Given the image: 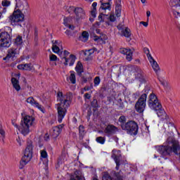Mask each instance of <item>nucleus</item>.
<instances>
[{
  "mask_svg": "<svg viewBox=\"0 0 180 180\" xmlns=\"http://www.w3.org/2000/svg\"><path fill=\"white\" fill-rule=\"evenodd\" d=\"M155 148L158 153L167 157V155H172V153L179 157L180 161V144L179 141L174 136H169L164 146H155Z\"/></svg>",
  "mask_w": 180,
  "mask_h": 180,
  "instance_id": "nucleus-1",
  "label": "nucleus"
},
{
  "mask_svg": "<svg viewBox=\"0 0 180 180\" xmlns=\"http://www.w3.org/2000/svg\"><path fill=\"white\" fill-rule=\"evenodd\" d=\"M72 99V94L67 93L63 95V92H58V121L59 123L63 122L65 115L67 114V109L71 105V100Z\"/></svg>",
  "mask_w": 180,
  "mask_h": 180,
  "instance_id": "nucleus-2",
  "label": "nucleus"
},
{
  "mask_svg": "<svg viewBox=\"0 0 180 180\" xmlns=\"http://www.w3.org/2000/svg\"><path fill=\"white\" fill-rule=\"evenodd\" d=\"M148 105L150 109H152V110H155L158 117H161V119H162L163 120L167 119V112H165V110L162 108V105H161V103H160V101H158V98H157V96H155V94H150L148 100Z\"/></svg>",
  "mask_w": 180,
  "mask_h": 180,
  "instance_id": "nucleus-3",
  "label": "nucleus"
},
{
  "mask_svg": "<svg viewBox=\"0 0 180 180\" xmlns=\"http://www.w3.org/2000/svg\"><path fill=\"white\" fill-rule=\"evenodd\" d=\"M12 124L14 127H16L22 136H27L30 133V126L34 124V117L30 115H26L21 121L20 126L17 125L14 121H12Z\"/></svg>",
  "mask_w": 180,
  "mask_h": 180,
  "instance_id": "nucleus-4",
  "label": "nucleus"
},
{
  "mask_svg": "<svg viewBox=\"0 0 180 180\" xmlns=\"http://www.w3.org/2000/svg\"><path fill=\"white\" fill-rule=\"evenodd\" d=\"M33 155V144L32 143H28L27 148H25L24 155L22 156L21 161L20 162V169H23V167L32 160Z\"/></svg>",
  "mask_w": 180,
  "mask_h": 180,
  "instance_id": "nucleus-5",
  "label": "nucleus"
},
{
  "mask_svg": "<svg viewBox=\"0 0 180 180\" xmlns=\"http://www.w3.org/2000/svg\"><path fill=\"white\" fill-rule=\"evenodd\" d=\"M122 130L127 131L131 136H136L139 131V125L134 121H129L127 123L121 124Z\"/></svg>",
  "mask_w": 180,
  "mask_h": 180,
  "instance_id": "nucleus-6",
  "label": "nucleus"
},
{
  "mask_svg": "<svg viewBox=\"0 0 180 180\" xmlns=\"http://www.w3.org/2000/svg\"><path fill=\"white\" fill-rule=\"evenodd\" d=\"M23 20H25V15H23L20 10L14 11L12 15L8 17V22H10L12 26L20 25Z\"/></svg>",
  "mask_w": 180,
  "mask_h": 180,
  "instance_id": "nucleus-7",
  "label": "nucleus"
},
{
  "mask_svg": "<svg viewBox=\"0 0 180 180\" xmlns=\"http://www.w3.org/2000/svg\"><path fill=\"white\" fill-rule=\"evenodd\" d=\"M101 4L98 19L100 22H103L105 20V16H108L105 14L106 11H110L112 8V0H103L101 1Z\"/></svg>",
  "mask_w": 180,
  "mask_h": 180,
  "instance_id": "nucleus-8",
  "label": "nucleus"
},
{
  "mask_svg": "<svg viewBox=\"0 0 180 180\" xmlns=\"http://www.w3.org/2000/svg\"><path fill=\"white\" fill-rule=\"evenodd\" d=\"M147 94H143L135 104V109L139 113H143L146 109Z\"/></svg>",
  "mask_w": 180,
  "mask_h": 180,
  "instance_id": "nucleus-9",
  "label": "nucleus"
},
{
  "mask_svg": "<svg viewBox=\"0 0 180 180\" xmlns=\"http://www.w3.org/2000/svg\"><path fill=\"white\" fill-rule=\"evenodd\" d=\"M12 39L8 32L0 33V47H11Z\"/></svg>",
  "mask_w": 180,
  "mask_h": 180,
  "instance_id": "nucleus-10",
  "label": "nucleus"
},
{
  "mask_svg": "<svg viewBox=\"0 0 180 180\" xmlns=\"http://www.w3.org/2000/svg\"><path fill=\"white\" fill-rule=\"evenodd\" d=\"M122 155H120V150H112V158H113L115 162L116 163L115 169L119 171V167L122 164Z\"/></svg>",
  "mask_w": 180,
  "mask_h": 180,
  "instance_id": "nucleus-11",
  "label": "nucleus"
},
{
  "mask_svg": "<svg viewBox=\"0 0 180 180\" xmlns=\"http://www.w3.org/2000/svg\"><path fill=\"white\" fill-rule=\"evenodd\" d=\"M104 133L106 136L110 137V136H113L119 131V129L113 124H108L104 129Z\"/></svg>",
  "mask_w": 180,
  "mask_h": 180,
  "instance_id": "nucleus-12",
  "label": "nucleus"
},
{
  "mask_svg": "<svg viewBox=\"0 0 180 180\" xmlns=\"http://www.w3.org/2000/svg\"><path fill=\"white\" fill-rule=\"evenodd\" d=\"M27 103H30L32 106H34L35 108H37L41 112H44V108L41 106L37 101H34V98L33 97H29L27 98Z\"/></svg>",
  "mask_w": 180,
  "mask_h": 180,
  "instance_id": "nucleus-13",
  "label": "nucleus"
},
{
  "mask_svg": "<svg viewBox=\"0 0 180 180\" xmlns=\"http://www.w3.org/2000/svg\"><path fill=\"white\" fill-rule=\"evenodd\" d=\"M121 54H124L126 56V59L127 61H131L133 60V52L131 51V49H120Z\"/></svg>",
  "mask_w": 180,
  "mask_h": 180,
  "instance_id": "nucleus-14",
  "label": "nucleus"
},
{
  "mask_svg": "<svg viewBox=\"0 0 180 180\" xmlns=\"http://www.w3.org/2000/svg\"><path fill=\"white\" fill-rule=\"evenodd\" d=\"M63 127H64V124H60L53 128L51 135L53 136V137H54V139L60 136V134H61V131H63Z\"/></svg>",
  "mask_w": 180,
  "mask_h": 180,
  "instance_id": "nucleus-15",
  "label": "nucleus"
},
{
  "mask_svg": "<svg viewBox=\"0 0 180 180\" xmlns=\"http://www.w3.org/2000/svg\"><path fill=\"white\" fill-rule=\"evenodd\" d=\"M75 13L76 15V20L77 22L79 19H84V18H85V11L82 8L77 7Z\"/></svg>",
  "mask_w": 180,
  "mask_h": 180,
  "instance_id": "nucleus-16",
  "label": "nucleus"
},
{
  "mask_svg": "<svg viewBox=\"0 0 180 180\" xmlns=\"http://www.w3.org/2000/svg\"><path fill=\"white\" fill-rule=\"evenodd\" d=\"M122 0H115V15L117 18H120L122 15Z\"/></svg>",
  "mask_w": 180,
  "mask_h": 180,
  "instance_id": "nucleus-17",
  "label": "nucleus"
},
{
  "mask_svg": "<svg viewBox=\"0 0 180 180\" xmlns=\"http://www.w3.org/2000/svg\"><path fill=\"white\" fill-rule=\"evenodd\" d=\"M17 8L20 9H27L29 8V4L26 0H15Z\"/></svg>",
  "mask_w": 180,
  "mask_h": 180,
  "instance_id": "nucleus-18",
  "label": "nucleus"
},
{
  "mask_svg": "<svg viewBox=\"0 0 180 180\" xmlns=\"http://www.w3.org/2000/svg\"><path fill=\"white\" fill-rule=\"evenodd\" d=\"M70 180H84V176L81 170L75 171L73 175L70 176Z\"/></svg>",
  "mask_w": 180,
  "mask_h": 180,
  "instance_id": "nucleus-19",
  "label": "nucleus"
},
{
  "mask_svg": "<svg viewBox=\"0 0 180 180\" xmlns=\"http://www.w3.org/2000/svg\"><path fill=\"white\" fill-rule=\"evenodd\" d=\"M72 17H67L64 18L63 24L66 27H68L70 30H74L75 29V27L72 25Z\"/></svg>",
  "mask_w": 180,
  "mask_h": 180,
  "instance_id": "nucleus-20",
  "label": "nucleus"
},
{
  "mask_svg": "<svg viewBox=\"0 0 180 180\" xmlns=\"http://www.w3.org/2000/svg\"><path fill=\"white\" fill-rule=\"evenodd\" d=\"M149 63L151 64L152 68H153V70L156 74H158V71H160V65H158V63L155 60H154V58H150L148 59Z\"/></svg>",
  "mask_w": 180,
  "mask_h": 180,
  "instance_id": "nucleus-21",
  "label": "nucleus"
},
{
  "mask_svg": "<svg viewBox=\"0 0 180 180\" xmlns=\"http://www.w3.org/2000/svg\"><path fill=\"white\" fill-rule=\"evenodd\" d=\"M16 54H18V49L11 48L8 49V54L5 58H13L14 57H16Z\"/></svg>",
  "mask_w": 180,
  "mask_h": 180,
  "instance_id": "nucleus-22",
  "label": "nucleus"
},
{
  "mask_svg": "<svg viewBox=\"0 0 180 180\" xmlns=\"http://www.w3.org/2000/svg\"><path fill=\"white\" fill-rule=\"evenodd\" d=\"M18 70H25V71H31L32 66V63L20 64L17 66Z\"/></svg>",
  "mask_w": 180,
  "mask_h": 180,
  "instance_id": "nucleus-23",
  "label": "nucleus"
},
{
  "mask_svg": "<svg viewBox=\"0 0 180 180\" xmlns=\"http://www.w3.org/2000/svg\"><path fill=\"white\" fill-rule=\"evenodd\" d=\"M94 41H101V43H105V40H108V36L105 34H101L100 36L94 37Z\"/></svg>",
  "mask_w": 180,
  "mask_h": 180,
  "instance_id": "nucleus-24",
  "label": "nucleus"
},
{
  "mask_svg": "<svg viewBox=\"0 0 180 180\" xmlns=\"http://www.w3.org/2000/svg\"><path fill=\"white\" fill-rule=\"evenodd\" d=\"M88 39H89V34L86 31H84L79 37V40H80V41H83L84 43L88 41Z\"/></svg>",
  "mask_w": 180,
  "mask_h": 180,
  "instance_id": "nucleus-25",
  "label": "nucleus"
},
{
  "mask_svg": "<svg viewBox=\"0 0 180 180\" xmlns=\"http://www.w3.org/2000/svg\"><path fill=\"white\" fill-rule=\"evenodd\" d=\"M75 70L79 77H81L82 75V72H84V67L82 66V63L81 62L77 63Z\"/></svg>",
  "mask_w": 180,
  "mask_h": 180,
  "instance_id": "nucleus-26",
  "label": "nucleus"
},
{
  "mask_svg": "<svg viewBox=\"0 0 180 180\" xmlns=\"http://www.w3.org/2000/svg\"><path fill=\"white\" fill-rule=\"evenodd\" d=\"M11 83L13 84V86L15 89V91H19V90L20 89V85L19 84V80H18L15 77H12Z\"/></svg>",
  "mask_w": 180,
  "mask_h": 180,
  "instance_id": "nucleus-27",
  "label": "nucleus"
},
{
  "mask_svg": "<svg viewBox=\"0 0 180 180\" xmlns=\"http://www.w3.org/2000/svg\"><path fill=\"white\" fill-rule=\"evenodd\" d=\"M135 78L136 79H138V81H139V82H144V77H143V72L141 71V70H139V72H136L135 74Z\"/></svg>",
  "mask_w": 180,
  "mask_h": 180,
  "instance_id": "nucleus-28",
  "label": "nucleus"
},
{
  "mask_svg": "<svg viewBox=\"0 0 180 180\" xmlns=\"http://www.w3.org/2000/svg\"><path fill=\"white\" fill-rule=\"evenodd\" d=\"M98 6V3L94 2L92 4V10L91 11V15L92 18H96V6Z\"/></svg>",
  "mask_w": 180,
  "mask_h": 180,
  "instance_id": "nucleus-29",
  "label": "nucleus"
},
{
  "mask_svg": "<svg viewBox=\"0 0 180 180\" xmlns=\"http://www.w3.org/2000/svg\"><path fill=\"white\" fill-rule=\"evenodd\" d=\"M63 57L62 58V60H64V65H68V58H67V57H68V56H70V52H68L67 50H65L63 51Z\"/></svg>",
  "mask_w": 180,
  "mask_h": 180,
  "instance_id": "nucleus-30",
  "label": "nucleus"
},
{
  "mask_svg": "<svg viewBox=\"0 0 180 180\" xmlns=\"http://www.w3.org/2000/svg\"><path fill=\"white\" fill-rule=\"evenodd\" d=\"M75 63V56L70 55L69 58H68V65L69 63V65L70 67H72L74 65V63Z\"/></svg>",
  "mask_w": 180,
  "mask_h": 180,
  "instance_id": "nucleus-31",
  "label": "nucleus"
},
{
  "mask_svg": "<svg viewBox=\"0 0 180 180\" xmlns=\"http://www.w3.org/2000/svg\"><path fill=\"white\" fill-rule=\"evenodd\" d=\"M96 50V49H89L88 51H86V52L84 53V56L87 57V60H89V58H91V56H92V54L95 53Z\"/></svg>",
  "mask_w": 180,
  "mask_h": 180,
  "instance_id": "nucleus-32",
  "label": "nucleus"
},
{
  "mask_svg": "<svg viewBox=\"0 0 180 180\" xmlns=\"http://www.w3.org/2000/svg\"><path fill=\"white\" fill-rule=\"evenodd\" d=\"M121 33H122V36H124V37L129 38L131 36V32L129 27L125 28Z\"/></svg>",
  "mask_w": 180,
  "mask_h": 180,
  "instance_id": "nucleus-33",
  "label": "nucleus"
},
{
  "mask_svg": "<svg viewBox=\"0 0 180 180\" xmlns=\"http://www.w3.org/2000/svg\"><path fill=\"white\" fill-rule=\"evenodd\" d=\"M23 43V39H22V37L18 36L16 39H14V44L15 46H20Z\"/></svg>",
  "mask_w": 180,
  "mask_h": 180,
  "instance_id": "nucleus-34",
  "label": "nucleus"
},
{
  "mask_svg": "<svg viewBox=\"0 0 180 180\" xmlns=\"http://www.w3.org/2000/svg\"><path fill=\"white\" fill-rule=\"evenodd\" d=\"M69 79L71 84H75L77 79L75 77V73H74V72L72 71L70 72V76L69 77Z\"/></svg>",
  "mask_w": 180,
  "mask_h": 180,
  "instance_id": "nucleus-35",
  "label": "nucleus"
},
{
  "mask_svg": "<svg viewBox=\"0 0 180 180\" xmlns=\"http://www.w3.org/2000/svg\"><path fill=\"white\" fill-rule=\"evenodd\" d=\"M171 6H180V0H170Z\"/></svg>",
  "mask_w": 180,
  "mask_h": 180,
  "instance_id": "nucleus-36",
  "label": "nucleus"
},
{
  "mask_svg": "<svg viewBox=\"0 0 180 180\" xmlns=\"http://www.w3.org/2000/svg\"><path fill=\"white\" fill-rule=\"evenodd\" d=\"M96 141L100 144H105V141H106V139H105V137L98 136L96 139Z\"/></svg>",
  "mask_w": 180,
  "mask_h": 180,
  "instance_id": "nucleus-37",
  "label": "nucleus"
},
{
  "mask_svg": "<svg viewBox=\"0 0 180 180\" xmlns=\"http://www.w3.org/2000/svg\"><path fill=\"white\" fill-rule=\"evenodd\" d=\"M79 135L83 136L85 134V128L84 127V126L80 125L79 127Z\"/></svg>",
  "mask_w": 180,
  "mask_h": 180,
  "instance_id": "nucleus-38",
  "label": "nucleus"
},
{
  "mask_svg": "<svg viewBox=\"0 0 180 180\" xmlns=\"http://www.w3.org/2000/svg\"><path fill=\"white\" fill-rule=\"evenodd\" d=\"M52 51L56 54H60V48L57 45L52 46Z\"/></svg>",
  "mask_w": 180,
  "mask_h": 180,
  "instance_id": "nucleus-39",
  "label": "nucleus"
},
{
  "mask_svg": "<svg viewBox=\"0 0 180 180\" xmlns=\"http://www.w3.org/2000/svg\"><path fill=\"white\" fill-rule=\"evenodd\" d=\"M117 27L120 32H122L127 27H125L124 24L120 23L117 26Z\"/></svg>",
  "mask_w": 180,
  "mask_h": 180,
  "instance_id": "nucleus-40",
  "label": "nucleus"
},
{
  "mask_svg": "<svg viewBox=\"0 0 180 180\" xmlns=\"http://www.w3.org/2000/svg\"><path fill=\"white\" fill-rule=\"evenodd\" d=\"M143 51H144L145 54H146V56L148 57V60H150V58H153L151 54H150V50L148 48H144Z\"/></svg>",
  "mask_w": 180,
  "mask_h": 180,
  "instance_id": "nucleus-41",
  "label": "nucleus"
},
{
  "mask_svg": "<svg viewBox=\"0 0 180 180\" xmlns=\"http://www.w3.org/2000/svg\"><path fill=\"white\" fill-rule=\"evenodd\" d=\"M2 6L8 7L11 6V1L9 0H3L1 2Z\"/></svg>",
  "mask_w": 180,
  "mask_h": 180,
  "instance_id": "nucleus-42",
  "label": "nucleus"
},
{
  "mask_svg": "<svg viewBox=\"0 0 180 180\" xmlns=\"http://www.w3.org/2000/svg\"><path fill=\"white\" fill-rule=\"evenodd\" d=\"M101 84V78L99 77H96L94 79V86H98Z\"/></svg>",
  "mask_w": 180,
  "mask_h": 180,
  "instance_id": "nucleus-43",
  "label": "nucleus"
},
{
  "mask_svg": "<svg viewBox=\"0 0 180 180\" xmlns=\"http://www.w3.org/2000/svg\"><path fill=\"white\" fill-rule=\"evenodd\" d=\"M40 153L41 158H47V151L46 150H42Z\"/></svg>",
  "mask_w": 180,
  "mask_h": 180,
  "instance_id": "nucleus-44",
  "label": "nucleus"
},
{
  "mask_svg": "<svg viewBox=\"0 0 180 180\" xmlns=\"http://www.w3.org/2000/svg\"><path fill=\"white\" fill-rule=\"evenodd\" d=\"M91 106H92V108H98V100L97 99H94L91 101Z\"/></svg>",
  "mask_w": 180,
  "mask_h": 180,
  "instance_id": "nucleus-45",
  "label": "nucleus"
},
{
  "mask_svg": "<svg viewBox=\"0 0 180 180\" xmlns=\"http://www.w3.org/2000/svg\"><path fill=\"white\" fill-rule=\"evenodd\" d=\"M50 61H57V56L52 54L49 56Z\"/></svg>",
  "mask_w": 180,
  "mask_h": 180,
  "instance_id": "nucleus-46",
  "label": "nucleus"
},
{
  "mask_svg": "<svg viewBox=\"0 0 180 180\" xmlns=\"http://www.w3.org/2000/svg\"><path fill=\"white\" fill-rule=\"evenodd\" d=\"M118 103L120 109H123L124 108V104L123 103V101H122V98L118 100Z\"/></svg>",
  "mask_w": 180,
  "mask_h": 180,
  "instance_id": "nucleus-47",
  "label": "nucleus"
},
{
  "mask_svg": "<svg viewBox=\"0 0 180 180\" xmlns=\"http://www.w3.org/2000/svg\"><path fill=\"white\" fill-rule=\"evenodd\" d=\"M119 122L121 123V124H123L124 123H126V117L124 116H121L119 118Z\"/></svg>",
  "mask_w": 180,
  "mask_h": 180,
  "instance_id": "nucleus-48",
  "label": "nucleus"
},
{
  "mask_svg": "<svg viewBox=\"0 0 180 180\" xmlns=\"http://www.w3.org/2000/svg\"><path fill=\"white\" fill-rule=\"evenodd\" d=\"M76 10H77V8H75V6H70L68 8V12H69V13H71V12H75Z\"/></svg>",
  "mask_w": 180,
  "mask_h": 180,
  "instance_id": "nucleus-49",
  "label": "nucleus"
},
{
  "mask_svg": "<svg viewBox=\"0 0 180 180\" xmlns=\"http://www.w3.org/2000/svg\"><path fill=\"white\" fill-rule=\"evenodd\" d=\"M108 18L110 22H115L116 20V17L115 16V14H110Z\"/></svg>",
  "mask_w": 180,
  "mask_h": 180,
  "instance_id": "nucleus-50",
  "label": "nucleus"
},
{
  "mask_svg": "<svg viewBox=\"0 0 180 180\" xmlns=\"http://www.w3.org/2000/svg\"><path fill=\"white\" fill-rule=\"evenodd\" d=\"M5 30L6 31L4 32H6L10 35H11V33H12V28L11 27H6Z\"/></svg>",
  "mask_w": 180,
  "mask_h": 180,
  "instance_id": "nucleus-51",
  "label": "nucleus"
},
{
  "mask_svg": "<svg viewBox=\"0 0 180 180\" xmlns=\"http://www.w3.org/2000/svg\"><path fill=\"white\" fill-rule=\"evenodd\" d=\"M103 180H112V177L110 176V175L106 174L103 176Z\"/></svg>",
  "mask_w": 180,
  "mask_h": 180,
  "instance_id": "nucleus-52",
  "label": "nucleus"
},
{
  "mask_svg": "<svg viewBox=\"0 0 180 180\" xmlns=\"http://www.w3.org/2000/svg\"><path fill=\"white\" fill-rule=\"evenodd\" d=\"M115 176H116L117 180L123 179V177L122 176H120V174H119L118 172L115 173Z\"/></svg>",
  "mask_w": 180,
  "mask_h": 180,
  "instance_id": "nucleus-53",
  "label": "nucleus"
},
{
  "mask_svg": "<svg viewBox=\"0 0 180 180\" xmlns=\"http://www.w3.org/2000/svg\"><path fill=\"white\" fill-rule=\"evenodd\" d=\"M65 33V34H67V36H68L69 37H72V32L70 30H67Z\"/></svg>",
  "mask_w": 180,
  "mask_h": 180,
  "instance_id": "nucleus-54",
  "label": "nucleus"
},
{
  "mask_svg": "<svg viewBox=\"0 0 180 180\" xmlns=\"http://www.w3.org/2000/svg\"><path fill=\"white\" fill-rule=\"evenodd\" d=\"M0 134L3 138L5 137V131L2 128H0ZM3 138L2 140H4Z\"/></svg>",
  "mask_w": 180,
  "mask_h": 180,
  "instance_id": "nucleus-55",
  "label": "nucleus"
},
{
  "mask_svg": "<svg viewBox=\"0 0 180 180\" xmlns=\"http://www.w3.org/2000/svg\"><path fill=\"white\" fill-rule=\"evenodd\" d=\"M34 39L35 40H37V37L39 36V33H38V31H37V28H35L34 29Z\"/></svg>",
  "mask_w": 180,
  "mask_h": 180,
  "instance_id": "nucleus-56",
  "label": "nucleus"
},
{
  "mask_svg": "<svg viewBox=\"0 0 180 180\" xmlns=\"http://www.w3.org/2000/svg\"><path fill=\"white\" fill-rule=\"evenodd\" d=\"M91 94H92V92L91 93H86L84 94V99H89L91 98Z\"/></svg>",
  "mask_w": 180,
  "mask_h": 180,
  "instance_id": "nucleus-57",
  "label": "nucleus"
},
{
  "mask_svg": "<svg viewBox=\"0 0 180 180\" xmlns=\"http://www.w3.org/2000/svg\"><path fill=\"white\" fill-rule=\"evenodd\" d=\"M140 24L143 25L145 27H147V26H148V22L141 21V22H140Z\"/></svg>",
  "mask_w": 180,
  "mask_h": 180,
  "instance_id": "nucleus-58",
  "label": "nucleus"
},
{
  "mask_svg": "<svg viewBox=\"0 0 180 180\" xmlns=\"http://www.w3.org/2000/svg\"><path fill=\"white\" fill-rule=\"evenodd\" d=\"M44 140L46 141H49V140H50V136H49V134H46L44 136Z\"/></svg>",
  "mask_w": 180,
  "mask_h": 180,
  "instance_id": "nucleus-59",
  "label": "nucleus"
},
{
  "mask_svg": "<svg viewBox=\"0 0 180 180\" xmlns=\"http://www.w3.org/2000/svg\"><path fill=\"white\" fill-rule=\"evenodd\" d=\"M82 81L84 82V84H86V82H88V79L85 77H82Z\"/></svg>",
  "mask_w": 180,
  "mask_h": 180,
  "instance_id": "nucleus-60",
  "label": "nucleus"
},
{
  "mask_svg": "<svg viewBox=\"0 0 180 180\" xmlns=\"http://www.w3.org/2000/svg\"><path fill=\"white\" fill-rule=\"evenodd\" d=\"M52 46H58V41H52Z\"/></svg>",
  "mask_w": 180,
  "mask_h": 180,
  "instance_id": "nucleus-61",
  "label": "nucleus"
},
{
  "mask_svg": "<svg viewBox=\"0 0 180 180\" xmlns=\"http://www.w3.org/2000/svg\"><path fill=\"white\" fill-rule=\"evenodd\" d=\"M147 18H150L151 16V12L150 11H146Z\"/></svg>",
  "mask_w": 180,
  "mask_h": 180,
  "instance_id": "nucleus-62",
  "label": "nucleus"
},
{
  "mask_svg": "<svg viewBox=\"0 0 180 180\" xmlns=\"http://www.w3.org/2000/svg\"><path fill=\"white\" fill-rule=\"evenodd\" d=\"M160 82H161L162 85H163V86H165V85H167V82H162L161 80H160Z\"/></svg>",
  "mask_w": 180,
  "mask_h": 180,
  "instance_id": "nucleus-63",
  "label": "nucleus"
},
{
  "mask_svg": "<svg viewBox=\"0 0 180 180\" xmlns=\"http://www.w3.org/2000/svg\"><path fill=\"white\" fill-rule=\"evenodd\" d=\"M84 91H89V89H91V88H89V86H85L84 88Z\"/></svg>",
  "mask_w": 180,
  "mask_h": 180,
  "instance_id": "nucleus-64",
  "label": "nucleus"
}]
</instances>
